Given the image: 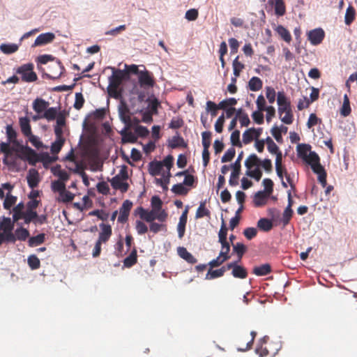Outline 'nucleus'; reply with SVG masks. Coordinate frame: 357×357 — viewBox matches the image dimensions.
<instances>
[{"mask_svg":"<svg viewBox=\"0 0 357 357\" xmlns=\"http://www.w3.org/2000/svg\"><path fill=\"white\" fill-rule=\"evenodd\" d=\"M0 152L4 154L3 163L6 165L13 163L9 161V158L13 152L17 153L18 158L27 161L31 165H35L40 161V155L28 146L20 145L19 147L15 148L14 146H10L8 143L1 142L0 144Z\"/></svg>","mask_w":357,"mask_h":357,"instance_id":"obj_1","label":"nucleus"},{"mask_svg":"<svg viewBox=\"0 0 357 357\" xmlns=\"http://www.w3.org/2000/svg\"><path fill=\"white\" fill-rule=\"evenodd\" d=\"M277 102L278 105L279 118L285 124L290 125L294 121V114L291 102L286 97L284 91L277 93Z\"/></svg>","mask_w":357,"mask_h":357,"instance_id":"obj_2","label":"nucleus"},{"mask_svg":"<svg viewBox=\"0 0 357 357\" xmlns=\"http://www.w3.org/2000/svg\"><path fill=\"white\" fill-rule=\"evenodd\" d=\"M136 213L142 220L150 223L155 220L163 222H165L167 218V213L165 210L157 213L155 210L151 209V211H149L140 206L136 209Z\"/></svg>","mask_w":357,"mask_h":357,"instance_id":"obj_3","label":"nucleus"},{"mask_svg":"<svg viewBox=\"0 0 357 357\" xmlns=\"http://www.w3.org/2000/svg\"><path fill=\"white\" fill-rule=\"evenodd\" d=\"M34 66L32 63H28L19 66L16 73L21 75V79L24 82H33L38 79L36 73L33 71Z\"/></svg>","mask_w":357,"mask_h":357,"instance_id":"obj_4","label":"nucleus"},{"mask_svg":"<svg viewBox=\"0 0 357 357\" xmlns=\"http://www.w3.org/2000/svg\"><path fill=\"white\" fill-rule=\"evenodd\" d=\"M243 152L241 151L236 161L231 165L232 169L231 174L229 180V183L231 186H236L238 185V177L241 170V160L243 158Z\"/></svg>","mask_w":357,"mask_h":357,"instance_id":"obj_5","label":"nucleus"},{"mask_svg":"<svg viewBox=\"0 0 357 357\" xmlns=\"http://www.w3.org/2000/svg\"><path fill=\"white\" fill-rule=\"evenodd\" d=\"M112 69V75L109 77V87L116 90L127 75V73L119 69L116 70L114 68Z\"/></svg>","mask_w":357,"mask_h":357,"instance_id":"obj_6","label":"nucleus"},{"mask_svg":"<svg viewBox=\"0 0 357 357\" xmlns=\"http://www.w3.org/2000/svg\"><path fill=\"white\" fill-rule=\"evenodd\" d=\"M325 33L321 28L314 29L307 33V39L313 45H318L323 41Z\"/></svg>","mask_w":357,"mask_h":357,"instance_id":"obj_7","label":"nucleus"},{"mask_svg":"<svg viewBox=\"0 0 357 357\" xmlns=\"http://www.w3.org/2000/svg\"><path fill=\"white\" fill-rule=\"evenodd\" d=\"M132 206V203L128 199L123 202V204L119 210V215L118 217L119 222L124 223L128 220Z\"/></svg>","mask_w":357,"mask_h":357,"instance_id":"obj_8","label":"nucleus"},{"mask_svg":"<svg viewBox=\"0 0 357 357\" xmlns=\"http://www.w3.org/2000/svg\"><path fill=\"white\" fill-rule=\"evenodd\" d=\"M49 69L50 73L47 74V76L52 79L59 78L65 70L63 66L59 61H56L52 65H50L49 66Z\"/></svg>","mask_w":357,"mask_h":357,"instance_id":"obj_9","label":"nucleus"},{"mask_svg":"<svg viewBox=\"0 0 357 357\" xmlns=\"http://www.w3.org/2000/svg\"><path fill=\"white\" fill-rule=\"evenodd\" d=\"M311 168L314 173L318 175V181L321 183L322 187L326 188L327 184V174L326 172L324 167L320 164V162H319L314 165H312Z\"/></svg>","mask_w":357,"mask_h":357,"instance_id":"obj_10","label":"nucleus"},{"mask_svg":"<svg viewBox=\"0 0 357 357\" xmlns=\"http://www.w3.org/2000/svg\"><path fill=\"white\" fill-rule=\"evenodd\" d=\"M101 231L99 233L98 241L105 243H107L112 234V227L108 224L101 223L99 225Z\"/></svg>","mask_w":357,"mask_h":357,"instance_id":"obj_11","label":"nucleus"},{"mask_svg":"<svg viewBox=\"0 0 357 357\" xmlns=\"http://www.w3.org/2000/svg\"><path fill=\"white\" fill-rule=\"evenodd\" d=\"M138 80L142 86L152 87L155 83L153 76L147 70L140 71Z\"/></svg>","mask_w":357,"mask_h":357,"instance_id":"obj_12","label":"nucleus"},{"mask_svg":"<svg viewBox=\"0 0 357 357\" xmlns=\"http://www.w3.org/2000/svg\"><path fill=\"white\" fill-rule=\"evenodd\" d=\"M189 206H187L185 210L183 211L180 218L179 222L177 226L178 234L180 238H182L185 234V225L187 223L188 219V213Z\"/></svg>","mask_w":357,"mask_h":357,"instance_id":"obj_13","label":"nucleus"},{"mask_svg":"<svg viewBox=\"0 0 357 357\" xmlns=\"http://www.w3.org/2000/svg\"><path fill=\"white\" fill-rule=\"evenodd\" d=\"M54 38V34L52 33H41L36 38L32 47L41 46L50 43Z\"/></svg>","mask_w":357,"mask_h":357,"instance_id":"obj_14","label":"nucleus"},{"mask_svg":"<svg viewBox=\"0 0 357 357\" xmlns=\"http://www.w3.org/2000/svg\"><path fill=\"white\" fill-rule=\"evenodd\" d=\"M29 186L33 189L36 188L40 182L39 174L36 169H31L26 176Z\"/></svg>","mask_w":357,"mask_h":357,"instance_id":"obj_15","label":"nucleus"},{"mask_svg":"<svg viewBox=\"0 0 357 357\" xmlns=\"http://www.w3.org/2000/svg\"><path fill=\"white\" fill-rule=\"evenodd\" d=\"M270 195L266 192L258 191L256 192L253 197V203L256 207H261L266 204Z\"/></svg>","mask_w":357,"mask_h":357,"instance_id":"obj_16","label":"nucleus"},{"mask_svg":"<svg viewBox=\"0 0 357 357\" xmlns=\"http://www.w3.org/2000/svg\"><path fill=\"white\" fill-rule=\"evenodd\" d=\"M121 179L119 176H114L110 181L112 187L115 190H119L121 192H126L129 188L128 183Z\"/></svg>","mask_w":357,"mask_h":357,"instance_id":"obj_17","label":"nucleus"},{"mask_svg":"<svg viewBox=\"0 0 357 357\" xmlns=\"http://www.w3.org/2000/svg\"><path fill=\"white\" fill-rule=\"evenodd\" d=\"M48 106L49 102L41 98H37L33 102V109L38 114H43Z\"/></svg>","mask_w":357,"mask_h":357,"instance_id":"obj_18","label":"nucleus"},{"mask_svg":"<svg viewBox=\"0 0 357 357\" xmlns=\"http://www.w3.org/2000/svg\"><path fill=\"white\" fill-rule=\"evenodd\" d=\"M14 220H11L10 218L3 217L2 220H0V229L3 232L8 234H13V229L14 228Z\"/></svg>","mask_w":357,"mask_h":357,"instance_id":"obj_19","label":"nucleus"},{"mask_svg":"<svg viewBox=\"0 0 357 357\" xmlns=\"http://www.w3.org/2000/svg\"><path fill=\"white\" fill-rule=\"evenodd\" d=\"M178 254L182 259L189 264H195L197 261V259L190 252H189L185 248L179 247L178 248Z\"/></svg>","mask_w":357,"mask_h":357,"instance_id":"obj_20","label":"nucleus"},{"mask_svg":"<svg viewBox=\"0 0 357 357\" xmlns=\"http://www.w3.org/2000/svg\"><path fill=\"white\" fill-rule=\"evenodd\" d=\"M19 123L22 133L26 137L31 135V127L30 125V120L27 117H20Z\"/></svg>","mask_w":357,"mask_h":357,"instance_id":"obj_21","label":"nucleus"},{"mask_svg":"<svg viewBox=\"0 0 357 357\" xmlns=\"http://www.w3.org/2000/svg\"><path fill=\"white\" fill-rule=\"evenodd\" d=\"M6 136L8 138V142L10 145V143H13V144L16 145L17 147L20 146L17 141V132L13 128L12 125H7L6 128Z\"/></svg>","mask_w":357,"mask_h":357,"instance_id":"obj_22","label":"nucleus"},{"mask_svg":"<svg viewBox=\"0 0 357 357\" xmlns=\"http://www.w3.org/2000/svg\"><path fill=\"white\" fill-rule=\"evenodd\" d=\"M271 266L269 264H264L259 266H255L252 273L257 276H265L271 272Z\"/></svg>","mask_w":357,"mask_h":357,"instance_id":"obj_23","label":"nucleus"},{"mask_svg":"<svg viewBox=\"0 0 357 357\" xmlns=\"http://www.w3.org/2000/svg\"><path fill=\"white\" fill-rule=\"evenodd\" d=\"M162 169V163L160 161H152L149 164V172L153 176L159 175Z\"/></svg>","mask_w":357,"mask_h":357,"instance_id":"obj_24","label":"nucleus"},{"mask_svg":"<svg viewBox=\"0 0 357 357\" xmlns=\"http://www.w3.org/2000/svg\"><path fill=\"white\" fill-rule=\"evenodd\" d=\"M122 136V141L123 143H135L137 140V137L135 134L128 130V128H126L121 132Z\"/></svg>","mask_w":357,"mask_h":357,"instance_id":"obj_25","label":"nucleus"},{"mask_svg":"<svg viewBox=\"0 0 357 357\" xmlns=\"http://www.w3.org/2000/svg\"><path fill=\"white\" fill-rule=\"evenodd\" d=\"M261 160L255 153L250 155L245 161V166L247 170L252 169L254 167H259Z\"/></svg>","mask_w":357,"mask_h":357,"instance_id":"obj_26","label":"nucleus"},{"mask_svg":"<svg viewBox=\"0 0 357 357\" xmlns=\"http://www.w3.org/2000/svg\"><path fill=\"white\" fill-rule=\"evenodd\" d=\"M248 89L252 91H258L262 89L263 82L258 77H252L248 82Z\"/></svg>","mask_w":357,"mask_h":357,"instance_id":"obj_27","label":"nucleus"},{"mask_svg":"<svg viewBox=\"0 0 357 357\" xmlns=\"http://www.w3.org/2000/svg\"><path fill=\"white\" fill-rule=\"evenodd\" d=\"M275 31L285 42L289 43L291 40V36L289 31L282 25L277 26Z\"/></svg>","mask_w":357,"mask_h":357,"instance_id":"obj_28","label":"nucleus"},{"mask_svg":"<svg viewBox=\"0 0 357 357\" xmlns=\"http://www.w3.org/2000/svg\"><path fill=\"white\" fill-rule=\"evenodd\" d=\"M137 250L135 248L130 255L124 259L123 265L127 268H130L137 263Z\"/></svg>","mask_w":357,"mask_h":357,"instance_id":"obj_29","label":"nucleus"},{"mask_svg":"<svg viewBox=\"0 0 357 357\" xmlns=\"http://www.w3.org/2000/svg\"><path fill=\"white\" fill-rule=\"evenodd\" d=\"M19 46L15 43H3L0 45V50L5 54H11L16 52Z\"/></svg>","mask_w":357,"mask_h":357,"instance_id":"obj_30","label":"nucleus"},{"mask_svg":"<svg viewBox=\"0 0 357 357\" xmlns=\"http://www.w3.org/2000/svg\"><path fill=\"white\" fill-rule=\"evenodd\" d=\"M311 146L309 144H301L297 146V152L299 158H302L303 160L305 159L309 155Z\"/></svg>","mask_w":357,"mask_h":357,"instance_id":"obj_31","label":"nucleus"},{"mask_svg":"<svg viewBox=\"0 0 357 357\" xmlns=\"http://www.w3.org/2000/svg\"><path fill=\"white\" fill-rule=\"evenodd\" d=\"M24 208V206L22 202L19 203L13 208V219L14 222H17L19 220L22 219L24 214V211H23Z\"/></svg>","mask_w":357,"mask_h":357,"instance_id":"obj_32","label":"nucleus"},{"mask_svg":"<svg viewBox=\"0 0 357 357\" xmlns=\"http://www.w3.org/2000/svg\"><path fill=\"white\" fill-rule=\"evenodd\" d=\"M231 274L236 278L245 279L248 277L247 270L243 266L239 265L234 267Z\"/></svg>","mask_w":357,"mask_h":357,"instance_id":"obj_33","label":"nucleus"},{"mask_svg":"<svg viewBox=\"0 0 357 357\" xmlns=\"http://www.w3.org/2000/svg\"><path fill=\"white\" fill-rule=\"evenodd\" d=\"M257 227L264 231H269L272 229L273 225L271 220L267 218H261L257 222Z\"/></svg>","mask_w":357,"mask_h":357,"instance_id":"obj_34","label":"nucleus"},{"mask_svg":"<svg viewBox=\"0 0 357 357\" xmlns=\"http://www.w3.org/2000/svg\"><path fill=\"white\" fill-rule=\"evenodd\" d=\"M233 245V252L236 253L238 257V261H240L243 256V255L247 251V247L242 243H236V244H232Z\"/></svg>","mask_w":357,"mask_h":357,"instance_id":"obj_35","label":"nucleus"},{"mask_svg":"<svg viewBox=\"0 0 357 357\" xmlns=\"http://www.w3.org/2000/svg\"><path fill=\"white\" fill-rule=\"evenodd\" d=\"M210 211L206 208V202H202L196 211L195 218L199 219L205 216L210 217Z\"/></svg>","mask_w":357,"mask_h":357,"instance_id":"obj_36","label":"nucleus"},{"mask_svg":"<svg viewBox=\"0 0 357 357\" xmlns=\"http://www.w3.org/2000/svg\"><path fill=\"white\" fill-rule=\"evenodd\" d=\"M45 234H40L36 236H32L29 239V245L30 247H35L45 242Z\"/></svg>","mask_w":357,"mask_h":357,"instance_id":"obj_37","label":"nucleus"},{"mask_svg":"<svg viewBox=\"0 0 357 357\" xmlns=\"http://www.w3.org/2000/svg\"><path fill=\"white\" fill-rule=\"evenodd\" d=\"M351 109L349 97L347 94L344 96L343 104L340 110V113L343 116H347L351 114Z\"/></svg>","mask_w":357,"mask_h":357,"instance_id":"obj_38","label":"nucleus"},{"mask_svg":"<svg viewBox=\"0 0 357 357\" xmlns=\"http://www.w3.org/2000/svg\"><path fill=\"white\" fill-rule=\"evenodd\" d=\"M356 11L352 6H349L346 10L344 22L347 25H350L355 20Z\"/></svg>","mask_w":357,"mask_h":357,"instance_id":"obj_39","label":"nucleus"},{"mask_svg":"<svg viewBox=\"0 0 357 357\" xmlns=\"http://www.w3.org/2000/svg\"><path fill=\"white\" fill-rule=\"evenodd\" d=\"M14 235L15 241L17 240L25 241L29 236V231L25 228L20 227L15 230Z\"/></svg>","mask_w":357,"mask_h":357,"instance_id":"obj_40","label":"nucleus"},{"mask_svg":"<svg viewBox=\"0 0 357 357\" xmlns=\"http://www.w3.org/2000/svg\"><path fill=\"white\" fill-rule=\"evenodd\" d=\"M163 176V178H155V182L156 183V185H160L164 190H168V187H167V185L168 183H169V178L171 176V173L170 172H167V176H165V174H162Z\"/></svg>","mask_w":357,"mask_h":357,"instance_id":"obj_41","label":"nucleus"},{"mask_svg":"<svg viewBox=\"0 0 357 357\" xmlns=\"http://www.w3.org/2000/svg\"><path fill=\"white\" fill-rule=\"evenodd\" d=\"M75 195L65 189L63 192H61L58 201L63 203L70 202L73 200Z\"/></svg>","mask_w":357,"mask_h":357,"instance_id":"obj_42","label":"nucleus"},{"mask_svg":"<svg viewBox=\"0 0 357 357\" xmlns=\"http://www.w3.org/2000/svg\"><path fill=\"white\" fill-rule=\"evenodd\" d=\"M275 13L278 16H282L286 13V6L283 0L275 1Z\"/></svg>","mask_w":357,"mask_h":357,"instance_id":"obj_43","label":"nucleus"},{"mask_svg":"<svg viewBox=\"0 0 357 357\" xmlns=\"http://www.w3.org/2000/svg\"><path fill=\"white\" fill-rule=\"evenodd\" d=\"M226 271V268L225 266L222 267L220 269L218 270H209L208 273L206 275V280H211L217 278H220L223 276L225 272Z\"/></svg>","mask_w":357,"mask_h":357,"instance_id":"obj_44","label":"nucleus"},{"mask_svg":"<svg viewBox=\"0 0 357 357\" xmlns=\"http://www.w3.org/2000/svg\"><path fill=\"white\" fill-rule=\"evenodd\" d=\"M27 264L31 270L38 269L40 266V261L35 255H31L28 257Z\"/></svg>","mask_w":357,"mask_h":357,"instance_id":"obj_45","label":"nucleus"},{"mask_svg":"<svg viewBox=\"0 0 357 357\" xmlns=\"http://www.w3.org/2000/svg\"><path fill=\"white\" fill-rule=\"evenodd\" d=\"M169 146L172 149H176L177 147L180 146H186V144L185 143V141L183 138L181 136H174L171 141L169 142Z\"/></svg>","mask_w":357,"mask_h":357,"instance_id":"obj_46","label":"nucleus"},{"mask_svg":"<svg viewBox=\"0 0 357 357\" xmlns=\"http://www.w3.org/2000/svg\"><path fill=\"white\" fill-rule=\"evenodd\" d=\"M17 202V197L13 196L10 192H8L3 202V208L5 209H10Z\"/></svg>","mask_w":357,"mask_h":357,"instance_id":"obj_47","label":"nucleus"},{"mask_svg":"<svg viewBox=\"0 0 357 357\" xmlns=\"http://www.w3.org/2000/svg\"><path fill=\"white\" fill-rule=\"evenodd\" d=\"M56 115L57 109L56 107H47L45 112L42 114V117L50 121L54 120Z\"/></svg>","mask_w":357,"mask_h":357,"instance_id":"obj_48","label":"nucleus"},{"mask_svg":"<svg viewBox=\"0 0 357 357\" xmlns=\"http://www.w3.org/2000/svg\"><path fill=\"white\" fill-rule=\"evenodd\" d=\"M239 56H237L235 59L233 61V70H234V75L236 77H238L240 75L241 72L243 70V69L245 68L244 64H243L241 62L238 61Z\"/></svg>","mask_w":357,"mask_h":357,"instance_id":"obj_49","label":"nucleus"},{"mask_svg":"<svg viewBox=\"0 0 357 357\" xmlns=\"http://www.w3.org/2000/svg\"><path fill=\"white\" fill-rule=\"evenodd\" d=\"M304 161L307 163L310 167L320 162V158L317 153L315 152H310L307 157L304 159Z\"/></svg>","mask_w":357,"mask_h":357,"instance_id":"obj_50","label":"nucleus"},{"mask_svg":"<svg viewBox=\"0 0 357 357\" xmlns=\"http://www.w3.org/2000/svg\"><path fill=\"white\" fill-rule=\"evenodd\" d=\"M64 142L65 139H56V140L52 144L51 152L53 154L59 153L63 146Z\"/></svg>","mask_w":357,"mask_h":357,"instance_id":"obj_51","label":"nucleus"},{"mask_svg":"<svg viewBox=\"0 0 357 357\" xmlns=\"http://www.w3.org/2000/svg\"><path fill=\"white\" fill-rule=\"evenodd\" d=\"M237 100L234 98H229L222 100L219 102V107L221 109H226V108L233 107L234 105H236Z\"/></svg>","mask_w":357,"mask_h":357,"instance_id":"obj_52","label":"nucleus"},{"mask_svg":"<svg viewBox=\"0 0 357 357\" xmlns=\"http://www.w3.org/2000/svg\"><path fill=\"white\" fill-rule=\"evenodd\" d=\"M245 174L251 178H255L257 181H259L262 176V172L259 167L255 169H250L246 171Z\"/></svg>","mask_w":357,"mask_h":357,"instance_id":"obj_53","label":"nucleus"},{"mask_svg":"<svg viewBox=\"0 0 357 357\" xmlns=\"http://www.w3.org/2000/svg\"><path fill=\"white\" fill-rule=\"evenodd\" d=\"M206 111L211 113V115L213 117L218 114V110L221 109L219 107V103L217 105L214 102L208 100L206 102Z\"/></svg>","mask_w":357,"mask_h":357,"instance_id":"obj_54","label":"nucleus"},{"mask_svg":"<svg viewBox=\"0 0 357 357\" xmlns=\"http://www.w3.org/2000/svg\"><path fill=\"white\" fill-rule=\"evenodd\" d=\"M36 218H38V213L36 211L26 210L22 219L24 220L26 224H29L35 220Z\"/></svg>","mask_w":357,"mask_h":357,"instance_id":"obj_55","label":"nucleus"},{"mask_svg":"<svg viewBox=\"0 0 357 357\" xmlns=\"http://www.w3.org/2000/svg\"><path fill=\"white\" fill-rule=\"evenodd\" d=\"M231 143L233 146L237 147H242V143L240 141V131L238 130H234L230 137Z\"/></svg>","mask_w":357,"mask_h":357,"instance_id":"obj_56","label":"nucleus"},{"mask_svg":"<svg viewBox=\"0 0 357 357\" xmlns=\"http://www.w3.org/2000/svg\"><path fill=\"white\" fill-rule=\"evenodd\" d=\"M172 191L176 195H185L188 192V189L185 188L183 183H178L172 186Z\"/></svg>","mask_w":357,"mask_h":357,"instance_id":"obj_57","label":"nucleus"},{"mask_svg":"<svg viewBox=\"0 0 357 357\" xmlns=\"http://www.w3.org/2000/svg\"><path fill=\"white\" fill-rule=\"evenodd\" d=\"M293 213H294V211H293L292 208H285V209L283 212L282 218V221L284 226H286L289 223V222L292 218Z\"/></svg>","mask_w":357,"mask_h":357,"instance_id":"obj_58","label":"nucleus"},{"mask_svg":"<svg viewBox=\"0 0 357 357\" xmlns=\"http://www.w3.org/2000/svg\"><path fill=\"white\" fill-rule=\"evenodd\" d=\"M162 202L159 197L153 196L151 198L152 210H155V212L159 213L162 211Z\"/></svg>","mask_w":357,"mask_h":357,"instance_id":"obj_59","label":"nucleus"},{"mask_svg":"<svg viewBox=\"0 0 357 357\" xmlns=\"http://www.w3.org/2000/svg\"><path fill=\"white\" fill-rule=\"evenodd\" d=\"M106 115V109L105 108L97 109L91 114V117L94 120H102Z\"/></svg>","mask_w":357,"mask_h":357,"instance_id":"obj_60","label":"nucleus"},{"mask_svg":"<svg viewBox=\"0 0 357 357\" xmlns=\"http://www.w3.org/2000/svg\"><path fill=\"white\" fill-rule=\"evenodd\" d=\"M236 151L234 148H229L227 149V151L225 153L223 156L221 158L222 162H227L231 161L235 156Z\"/></svg>","mask_w":357,"mask_h":357,"instance_id":"obj_61","label":"nucleus"},{"mask_svg":"<svg viewBox=\"0 0 357 357\" xmlns=\"http://www.w3.org/2000/svg\"><path fill=\"white\" fill-rule=\"evenodd\" d=\"M203 148L209 149L211 146V132L204 131L202 133Z\"/></svg>","mask_w":357,"mask_h":357,"instance_id":"obj_62","label":"nucleus"},{"mask_svg":"<svg viewBox=\"0 0 357 357\" xmlns=\"http://www.w3.org/2000/svg\"><path fill=\"white\" fill-rule=\"evenodd\" d=\"M264 190L262 192H266L268 195H271L273 191V182L270 178H264L262 181Z\"/></svg>","mask_w":357,"mask_h":357,"instance_id":"obj_63","label":"nucleus"},{"mask_svg":"<svg viewBox=\"0 0 357 357\" xmlns=\"http://www.w3.org/2000/svg\"><path fill=\"white\" fill-rule=\"evenodd\" d=\"M225 121V114L222 113L217 119L215 123V130L217 132L221 133L223 130V126Z\"/></svg>","mask_w":357,"mask_h":357,"instance_id":"obj_64","label":"nucleus"}]
</instances>
